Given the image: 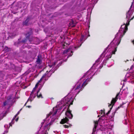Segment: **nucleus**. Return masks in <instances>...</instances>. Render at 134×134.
<instances>
[{
  "label": "nucleus",
  "instance_id": "nucleus-1",
  "mask_svg": "<svg viewBox=\"0 0 134 134\" xmlns=\"http://www.w3.org/2000/svg\"><path fill=\"white\" fill-rule=\"evenodd\" d=\"M70 99L68 100L65 105V106H68L66 111L65 113V115L69 118L71 119L73 117V115L71 113V111L70 110L69 107L70 105L73 104V101H70Z\"/></svg>",
  "mask_w": 134,
  "mask_h": 134
},
{
  "label": "nucleus",
  "instance_id": "nucleus-2",
  "mask_svg": "<svg viewBox=\"0 0 134 134\" xmlns=\"http://www.w3.org/2000/svg\"><path fill=\"white\" fill-rule=\"evenodd\" d=\"M120 94V92H119L117 94L115 97V98H112V99L111 102V104H109L108 105V106L109 107H110L111 106V107L110 108V110L106 114V115L108 116V115L110 113L114 105L116 102L117 101L118 99L119 98V97H120V96H119Z\"/></svg>",
  "mask_w": 134,
  "mask_h": 134
},
{
  "label": "nucleus",
  "instance_id": "nucleus-3",
  "mask_svg": "<svg viewBox=\"0 0 134 134\" xmlns=\"http://www.w3.org/2000/svg\"><path fill=\"white\" fill-rule=\"evenodd\" d=\"M12 94H10L7 97V100L3 103V106H5L6 105H11L12 103L13 100H12Z\"/></svg>",
  "mask_w": 134,
  "mask_h": 134
},
{
  "label": "nucleus",
  "instance_id": "nucleus-4",
  "mask_svg": "<svg viewBox=\"0 0 134 134\" xmlns=\"http://www.w3.org/2000/svg\"><path fill=\"white\" fill-rule=\"evenodd\" d=\"M51 71V70L49 71V72L48 71H47L43 75L42 77L41 78L42 79H44V80L46 81L47 80L48 78L50 76V75L49 76L47 75L48 73L49 72Z\"/></svg>",
  "mask_w": 134,
  "mask_h": 134
},
{
  "label": "nucleus",
  "instance_id": "nucleus-5",
  "mask_svg": "<svg viewBox=\"0 0 134 134\" xmlns=\"http://www.w3.org/2000/svg\"><path fill=\"white\" fill-rule=\"evenodd\" d=\"M32 31L31 29H30L29 32H28L26 34V38L27 40H29V41H30V40H29V38L30 36L32 34Z\"/></svg>",
  "mask_w": 134,
  "mask_h": 134
},
{
  "label": "nucleus",
  "instance_id": "nucleus-6",
  "mask_svg": "<svg viewBox=\"0 0 134 134\" xmlns=\"http://www.w3.org/2000/svg\"><path fill=\"white\" fill-rule=\"evenodd\" d=\"M133 14V11L132 10L131 11H130L129 10L127 13H126V18L127 19H128V20H129L130 18L132 16V15Z\"/></svg>",
  "mask_w": 134,
  "mask_h": 134
},
{
  "label": "nucleus",
  "instance_id": "nucleus-7",
  "mask_svg": "<svg viewBox=\"0 0 134 134\" xmlns=\"http://www.w3.org/2000/svg\"><path fill=\"white\" fill-rule=\"evenodd\" d=\"M82 87L81 84H79V85L77 86L76 87L75 89V90L76 91L78 90L77 91V94H78L82 90Z\"/></svg>",
  "mask_w": 134,
  "mask_h": 134
},
{
  "label": "nucleus",
  "instance_id": "nucleus-8",
  "mask_svg": "<svg viewBox=\"0 0 134 134\" xmlns=\"http://www.w3.org/2000/svg\"><path fill=\"white\" fill-rule=\"evenodd\" d=\"M68 121H69V119L65 117L62 119L60 123L61 124H64Z\"/></svg>",
  "mask_w": 134,
  "mask_h": 134
},
{
  "label": "nucleus",
  "instance_id": "nucleus-9",
  "mask_svg": "<svg viewBox=\"0 0 134 134\" xmlns=\"http://www.w3.org/2000/svg\"><path fill=\"white\" fill-rule=\"evenodd\" d=\"M125 25L124 26V29H123V35H124L125 33H126V31H127L128 30V27H127V25H125V24L123 25H122L121 27V28H122V26H123Z\"/></svg>",
  "mask_w": 134,
  "mask_h": 134
},
{
  "label": "nucleus",
  "instance_id": "nucleus-10",
  "mask_svg": "<svg viewBox=\"0 0 134 134\" xmlns=\"http://www.w3.org/2000/svg\"><path fill=\"white\" fill-rule=\"evenodd\" d=\"M42 56L40 55H39L37 57V59L36 60V62L38 64H40L41 62V58H42Z\"/></svg>",
  "mask_w": 134,
  "mask_h": 134
},
{
  "label": "nucleus",
  "instance_id": "nucleus-11",
  "mask_svg": "<svg viewBox=\"0 0 134 134\" xmlns=\"http://www.w3.org/2000/svg\"><path fill=\"white\" fill-rule=\"evenodd\" d=\"M41 88H39L37 92V96L38 98H43V97L42 96V94L40 93V94H38L40 92Z\"/></svg>",
  "mask_w": 134,
  "mask_h": 134
},
{
  "label": "nucleus",
  "instance_id": "nucleus-12",
  "mask_svg": "<svg viewBox=\"0 0 134 134\" xmlns=\"http://www.w3.org/2000/svg\"><path fill=\"white\" fill-rule=\"evenodd\" d=\"M29 21V18H27L26 20L23 22V25L27 26L28 24V23Z\"/></svg>",
  "mask_w": 134,
  "mask_h": 134
},
{
  "label": "nucleus",
  "instance_id": "nucleus-13",
  "mask_svg": "<svg viewBox=\"0 0 134 134\" xmlns=\"http://www.w3.org/2000/svg\"><path fill=\"white\" fill-rule=\"evenodd\" d=\"M89 80V79H86L85 81L83 83L82 85H81V87H85L87 84V82Z\"/></svg>",
  "mask_w": 134,
  "mask_h": 134
},
{
  "label": "nucleus",
  "instance_id": "nucleus-14",
  "mask_svg": "<svg viewBox=\"0 0 134 134\" xmlns=\"http://www.w3.org/2000/svg\"><path fill=\"white\" fill-rule=\"evenodd\" d=\"M67 125H63V126L65 128H68L69 127H71L72 126V125L70 124H69L68 123H67Z\"/></svg>",
  "mask_w": 134,
  "mask_h": 134
},
{
  "label": "nucleus",
  "instance_id": "nucleus-15",
  "mask_svg": "<svg viewBox=\"0 0 134 134\" xmlns=\"http://www.w3.org/2000/svg\"><path fill=\"white\" fill-rule=\"evenodd\" d=\"M121 107V105H120V106H119L118 107V108H117L116 109V110H115V111L113 113H112V117L113 116H114V115H115V114L116 113V112L118 110V109H119Z\"/></svg>",
  "mask_w": 134,
  "mask_h": 134
},
{
  "label": "nucleus",
  "instance_id": "nucleus-16",
  "mask_svg": "<svg viewBox=\"0 0 134 134\" xmlns=\"http://www.w3.org/2000/svg\"><path fill=\"white\" fill-rule=\"evenodd\" d=\"M112 55V53H110L109 54L107 55L106 56V60H108L109 58H110Z\"/></svg>",
  "mask_w": 134,
  "mask_h": 134
},
{
  "label": "nucleus",
  "instance_id": "nucleus-17",
  "mask_svg": "<svg viewBox=\"0 0 134 134\" xmlns=\"http://www.w3.org/2000/svg\"><path fill=\"white\" fill-rule=\"evenodd\" d=\"M15 119H14V117H13V119L12 120L11 122V123H9V125H10V126H12V124H13L14 123V122H13L14 120Z\"/></svg>",
  "mask_w": 134,
  "mask_h": 134
},
{
  "label": "nucleus",
  "instance_id": "nucleus-18",
  "mask_svg": "<svg viewBox=\"0 0 134 134\" xmlns=\"http://www.w3.org/2000/svg\"><path fill=\"white\" fill-rule=\"evenodd\" d=\"M116 51H117V48L116 47L115 48L114 50V51H112V52L110 53H112V54H115V52H116Z\"/></svg>",
  "mask_w": 134,
  "mask_h": 134
},
{
  "label": "nucleus",
  "instance_id": "nucleus-19",
  "mask_svg": "<svg viewBox=\"0 0 134 134\" xmlns=\"http://www.w3.org/2000/svg\"><path fill=\"white\" fill-rule=\"evenodd\" d=\"M98 125H94V126L93 129V130L96 131V130Z\"/></svg>",
  "mask_w": 134,
  "mask_h": 134
},
{
  "label": "nucleus",
  "instance_id": "nucleus-20",
  "mask_svg": "<svg viewBox=\"0 0 134 134\" xmlns=\"http://www.w3.org/2000/svg\"><path fill=\"white\" fill-rule=\"evenodd\" d=\"M113 41L108 46H113V45L114 44V42H113Z\"/></svg>",
  "mask_w": 134,
  "mask_h": 134
},
{
  "label": "nucleus",
  "instance_id": "nucleus-21",
  "mask_svg": "<svg viewBox=\"0 0 134 134\" xmlns=\"http://www.w3.org/2000/svg\"><path fill=\"white\" fill-rule=\"evenodd\" d=\"M27 39L26 38L24 39V40H22L21 41V42L23 43H25V42H26L27 41Z\"/></svg>",
  "mask_w": 134,
  "mask_h": 134
},
{
  "label": "nucleus",
  "instance_id": "nucleus-22",
  "mask_svg": "<svg viewBox=\"0 0 134 134\" xmlns=\"http://www.w3.org/2000/svg\"><path fill=\"white\" fill-rule=\"evenodd\" d=\"M57 110H58L57 109L52 114V116H54L55 115L57 114Z\"/></svg>",
  "mask_w": 134,
  "mask_h": 134
},
{
  "label": "nucleus",
  "instance_id": "nucleus-23",
  "mask_svg": "<svg viewBox=\"0 0 134 134\" xmlns=\"http://www.w3.org/2000/svg\"><path fill=\"white\" fill-rule=\"evenodd\" d=\"M20 111H19L18 112L17 114L14 116V119H15L16 117L20 113Z\"/></svg>",
  "mask_w": 134,
  "mask_h": 134
},
{
  "label": "nucleus",
  "instance_id": "nucleus-24",
  "mask_svg": "<svg viewBox=\"0 0 134 134\" xmlns=\"http://www.w3.org/2000/svg\"><path fill=\"white\" fill-rule=\"evenodd\" d=\"M73 52L72 51H71V53H70L69 54L68 57V58L70 57H71L73 54Z\"/></svg>",
  "mask_w": 134,
  "mask_h": 134
},
{
  "label": "nucleus",
  "instance_id": "nucleus-25",
  "mask_svg": "<svg viewBox=\"0 0 134 134\" xmlns=\"http://www.w3.org/2000/svg\"><path fill=\"white\" fill-rule=\"evenodd\" d=\"M94 125H98V121H94Z\"/></svg>",
  "mask_w": 134,
  "mask_h": 134
},
{
  "label": "nucleus",
  "instance_id": "nucleus-26",
  "mask_svg": "<svg viewBox=\"0 0 134 134\" xmlns=\"http://www.w3.org/2000/svg\"><path fill=\"white\" fill-rule=\"evenodd\" d=\"M74 23V21L73 20H71V22L69 23V24L70 25H71V24H73Z\"/></svg>",
  "mask_w": 134,
  "mask_h": 134
},
{
  "label": "nucleus",
  "instance_id": "nucleus-27",
  "mask_svg": "<svg viewBox=\"0 0 134 134\" xmlns=\"http://www.w3.org/2000/svg\"><path fill=\"white\" fill-rule=\"evenodd\" d=\"M69 49H67L65 51H64V53H66L68 52L69 51Z\"/></svg>",
  "mask_w": 134,
  "mask_h": 134
},
{
  "label": "nucleus",
  "instance_id": "nucleus-28",
  "mask_svg": "<svg viewBox=\"0 0 134 134\" xmlns=\"http://www.w3.org/2000/svg\"><path fill=\"white\" fill-rule=\"evenodd\" d=\"M81 44L80 46H75V47H74V48L75 49H76V48H79L80 46H81Z\"/></svg>",
  "mask_w": 134,
  "mask_h": 134
},
{
  "label": "nucleus",
  "instance_id": "nucleus-29",
  "mask_svg": "<svg viewBox=\"0 0 134 134\" xmlns=\"http://www.w3.org/2000/svg\"><path fill=\"white\" fill-rule=\"evenodd\" d=\"M133 1L132 2V4H131V6H130V8L129 9V10H130V11H131V8H132V5H133Z\"/></svg>",
  "mask_w": 134,
  "mask_h": 134
},
{
  "label": "nucleus",
  "instance_id": "nucleus-30",
  "mask_svg": "<svg viewBox=\"0 0 134 134\" xmlns=\"http://www.w3.org/2000/svg\"><path fill=\"white\" fill-rule=\"evenodd\" d=\"M134 18V16H133V17H132L131 19L130 20V21H129L128 25H129V22L130 21H131V20H132V19H133Z\"/></svg>",
  "mask_w": 134,
  "mask_h": 134
},
{
  "label": "nucleus",
  "instance_id": "nucleus-31",
  "mask_svg": "<svg viewBox=\"0 0 134 134\" xmlns=\"http://www.w3.org/2000/svg\"><path fill=\"white\" fill-rule=\"evenodd\" d=\"M38 85L39 84H38V83H37L35 85V87L36 88H37L38 87Z\"/></svg>",
  "mask_w": 134,
  "mask_h": 134
},
{
  "label": "nucleus",
  "instance_id": "nucleus-32",
  "mask_svg": "<svg viewBox=\"0 0 134 134\" xmlns=\"http://www.w3.org/2000/svg\"><path fill=\"white\" fill-rule=\"evenodd\" d=\"M42 79L41 78L38 81V82L37 83H38V84H39V83H40L42 81Z\"/></svg>",
  "mask_w": 134,
  "mask_h": 134
},
{
  "label": "nucleus",
  "instance_id": "nucleus-33",
  "mask_svg": "<svg viewBox=\"0 0 134 134\" xmlns=\"http://www.w3.org/2000/svg\"><path fill=\"white\" fill-rule=\"evenodd\" d=\"M36 88H35V87H34L33 88V89L32 91H33V92H34L35 91Z\"/></svg>",
  "mask_w": 134,
  "mask_h": 134
},
{
  "label": "nucleus",
  "instance_id": "nucleus-34",
  "mask_svg": "<svg viewBox=\"0 0 134 134\" xmlns=\"http://www.w3.org/2000/svg\"><path fill=\"white\" fill-rule=\"evenodd\" d=\"M83 37H84V36L83 35H82V36H81V38L80 39L81 41L83 40Z\"/></svg>",
  "mask_w": 134,
  "mask_h": 134
},
{
  "label": "nucleus",
  "instance_id": "nucleus-35",
  "mask_svg": "<svg viewBox=\"0 0 134 134\" xmlns=\"http://www.w3.org/2000/svg\"><path fill=\"white\" fill-rule=\"evenodd\" d=\"M52 112H50L49 114L48 115V116H49L50 115H51L52 114Z\"/></svg>",
  "mask_w": 134,
  "mask_h": 134
},
{
  "label": "nucleus",
  "instance_id": "nucleus-36",
  "mask_svg": "<svg viewBox=\"0 0 134 134\" xmlns=\"http://www.w3.org/2000/svg\"><path fill=\"white\" fill-rule=\"evenodd\" d=\"M95 131H95L93 130V132H92V134H94L95 132Z\"/></svg>",
  "mask_w": 134,
  "mask_h": 134
},
{
  "label": "nucleus",
  "instance_id": "nucleus-37",
  "mask_svg": "<svg viewBox=\"0 0 134 134\" xmlns=\"http://www.w3.org/2000/svg\"><path fill=\"white\" fill-rule=\"evenodd\" d=\"M18 119H19V118L18 117L16 119H15V121L17 122L18 121Z\"/></svg>",
  "mask_w": 134,
  "mask_h": 134
},
{
  "label": "nucleus",
  "instance_id": "nucleus-38",
  "mask_svg": "<svg viewBox=\"0 0 134 134\" xmlns=\"http://www.w3.org/2000/svg\"><path fill=\"white\" fill-rule=\"evenodd\" d=\"M26 107H28L29 108H31V106H30V105H29V106H27Z\"/></svg>",
  "mask_w": 134,
  "mask_h": 134
},
{
  "label": "nucleus",
  "instance_id": "nucleus-39",
  "mask_svg": "<svg viewBox=\"0 0 134 134\" xmlns=\"http://www.w3.org/2000/svg\"><path fill=\"white\" fill-rule=\"evenodd\" d=\"M132 42L133 44L134 45V40L132 41Z\"/></svg>",
  "mask_w": 134,
  "mask_h": 134
},
{
  "label": "nucleus",
  "instance_id": "nucleus-40",
  "mask_svg": "<svg viewBox=\"0 0 134 134\" xmlns=\"http://www.w3.org/2000/svg\"><path fill=\"white\" fill-rule=\"evenodd\" d=\"M34 92H33V91H32L31 92V94H32Z\"/></svg>",
  "mask_w": 134,
  "mask_h": 134
},
{
  "label": "nucleus",
  "instance_id": "nucleus-41",
  "mask_svg": "<svg viewBox=\"0 0 134 134\" xmlns=\"http://www.w3.org/2000/svg\"><path fill=\"white\" fill-rule=\"evenodd\" d=\"M55 62H54L53 64L52 65H55Z\"/></svg>",
  "mask_w": 134,
  "mask_h": 134
},
{
  "label": "nucleus",
  "instance_id": "nucleus-42",
  "mask_svg": "<svg viewBox=\"0 0 134 134\" xmlns=\"http://www.w3.org/2000/svg\"><path fill=\"white\" fill-rule=\"evenodd\" d=\"M103 113L104 115H105V113L104 112V110L103 111ZM104 116H105V115H104Z\"/></svg>",
  "mask_w": 134,
  "mask_h": 134
},
{
  "label": "nucleus",
  "instance_id": "nucleus-43",
  "mask_svg": "<svg viewBox=\"0 0 134 134\" xmlns=\"http://www.w3.org/2000/svg\"><path fill=\"white\" fill-rule=\"evenodd\" d=\"M27 102H26V103L25 104H24V106H25V105H26V103H27Z\"/></svg>",
  "mask_w": 134,
  "mask_h": 134
},
{
  "label": "nucleus",
  "instance_id": "nucleus-44",
  "mask_svg": "<svg viewBox=\"0 0 134 134\" xmlns=\"http://www.w3.org/2000/svg\"><path fill=\"white\" fill-rule=\"evenodd\" d=\"M75 26V25H73L71 26L72 27H74Z\"/></svg>",
  "mask_w": 134,
  "mask_h": 134
},
{
  "label": "nucleus",
  "instance_id": "nucleus-45",
  "mask_svg": "<svg viewBox=\"0 0 134 134\" xmlns=\"http://www.w3.org/2000/svg\"><path fill=\"white\" fill-rule=\"evenodd\" d=\"M124 104V103H123V104H122V105H120H120H121V106H122V105H123V104Z\"/></svg>",
  "mask_w": 134,
  "mask_h": 134
},
{
  "label": "nucleus",
  "instance_id": "nucleus-46",
  "mask_svg": "<svg viewBox=\"0 0 134 134\" xmlns=\"http://www.w3.org/2000/svg\"><path fill=\"white\" fill-rule=\"evenodd\" d=\"M22 109L21 108V109L19 111H20L22 110Z\"/></svg>",
  "mask_w": 134,
  "mask_h": 134
},
{
  "label": "nucleus",
  "instance_id": "nucleus-47",
  "mask_svg": "<svg viewBox=\"0 0 134 134\" xmlns=\"http://www.w3.org/2000/svg\"><path fill=\"white\" fill-rule=\"evenodd\" d=\"M41 124H42V125H43V124H44L43 122Z\"/></svg>",
  "mask_w": 134,
  "mask_h": 134
},
{
  "label": "nucleus",
  "instance_id": "nucleus-48",
  "mask_svg": "<svg viewBox=\"0 0 134 134\" xmlns=\"http://www.w3.org/2000/svg\"><path fill=\"white\" fill-rule=\"evenodd\" d=\"M101 111H102V113L103 112V110H101Z\"/></svg>",
  "mask_w": 134,
  "mask_h": 134
},
{
  "label": "nucleus",
  "instance_id": "nucleus-49",
  "mask_svg": "<svg viewBox=\"0 0 134 134\" xmlns=\"http://www.w3.org/2000/svg\"><path fill=\"white\" fill-rule=\"evenodd\" d=\"M133 61H134V58H133Z\"/></svg>",
  "mask_w": 134,
  "mask_h": 134
},
{
  "label": "nucleus",
  "instance_id": "nucleus-50",
  "mask_svg": "<svg viewBox=\"0 0 134 134\" xmlns=\"http://www.w3.org/2000/svg\"><path fill=\"white\" fill-rule=\"evenodd\" d=\"M90 36V35H88V36Z\"/></svg>",
  "mask_w": 134,
  "mask_h": 134
},
{
  "label": "nucleus",
  "instance_id": "nucleus-51",
  "mask_svg": "<svg viewBox=\"0 0 134 134\" xmlns=\"http://www.w3.org/2000/svg\"><path fill=\"white\" fill-rule=\"evenodd\" d=\"M50 67H52V66H50Z\"/></svg>",
  "mask_w": 134,
  "mask_h": 134
},
{
  "label": "nucleus",
  "instance_id": "nucleus-52",
  "mask_svg": "<svg viewBox=\"0 0 134 134\" xmlns=\"http://www.w3.org/2000/svg\"><path fill=\"white\" fill-rule=\"evenodd\" d=\"M65 108H64V109H63V110L64 109H65Z\"/></svg>",
  "mask_w": 134,
  "mask_h": 134
},
{
  "label": "nucleus",
  "instance_id": "nucleus-53",
  "mask_svg": "<svg viewBox=\"0 0 134 134\" xmlns=\"http://www.w3.org/2000/svg\"><path fill=\"white\" fill-rule=\"evenodd\" d=\"M51 75H52V74H51V75H50L51 76Z\"/></svg>",
  "mask_w": 134,
  "mask_h": 134
},
{
  "label": "nucleus",
  "instance_id": "nucleus-54",
  "mask_svg": "<svg viewBox=\"0 0 134 134\" xmlns=\"http://www.w3.org/2000/svg\"><path fill=\"white\" fill-rule=\"evenodd\" d=\"M51 75H52V74H51V75H50L51 76Z\"/></svg>",
  "mask_w": 134,
  "mask_h": 134
}]
</instances>
